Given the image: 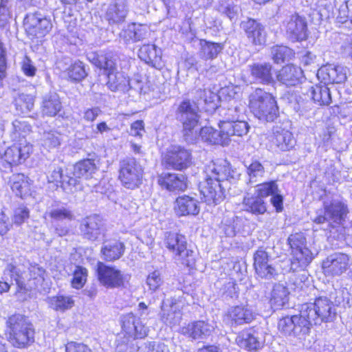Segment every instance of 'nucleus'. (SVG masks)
<instances>
[{"label":"nucleus","mask_w":352,"mask_h":352,"mask_svg":"<svg viewBox=\"0 0 352 352\" xmlns=\"http://www.w3.org/2000/svg\"><path fill=\"white\" fill-rule=\"evenodd\" d=\"M157 182L162 188L170 192L184 191L187 188V179L183 174L162 173Z\"/></svg>","instance_id":"obj_24"},{"label":"nucleus","mask_w":352,"mask_h":352,"mask_svg":"<svg viewBox=\"0 0 352 352\" xmlns=\"http://www.w3.org/2000/svg\"><path fill=\"white\" fill-rule=\"evenodd\" d=\"M336 315L333 302L326 297H319L314 303L301 306L300 314L279 320L278 329L284 336L303 340L309 335L313 325L329 322Z\"/></svg>","instance_id":"obj_1"},{"label":"nucleus","mask_w":352,"mask_h":352,"mask_svg":"<svg viewBox=\"0 0 352 352\" xmlns=\"http://www.w3.org/2000/svg\"><path fill=\"white\" fill-rule=\"evenodd\" d=\"M205 173L206 178L200 186V192L208 205L220 204L225 197L226 190L240 176L226 160L210 162L206 166Z\"/></svg>","instance_id":"obj_2"},{"label":"nucleus","mask_w":352,"mask_h":352,"mask_svg":"<svg viewBox=\"0 0 352 352\" xmlns=\"http://www.w3.org/2000/svg\"><path fill=\"white\" fill-rule=\"evenodd\" d=\"M52 27L51 19L40 12L29 13L24 19L25 30L32 38H43Z\"/></svg>","instance_id":"obj_14"},{"label":"nucleus","mask_w":352,"mask_h":352,"mask_svg":"<svg viewBox=\"0 0 352 352\" xmlns=\"http://www.w3.org/2000/svg\"><path fill=\"white\" fill-rule=\"evenodd\" d=\"M292 250L291 269L298 271L305 268L314 258V254L307 247L303 233L291 234L287 239Z\"/></svg>","instance_id":"obj_7"},{"label":"nucleus","mask_w":352,"mask_h":352,"mask_svg":"<svg viewBox=\"0 0 352 352\" xmlns=\"http://www.w3.org/2000/svg\"><path fill=\"white\" fill-rule=\"evenodd\" d=\"M7 270L10 272L12 278L14 279L20 290H30L44 279L45 271L36 265L32 266L28 272H24L20 274L18 269L11 264L8 265Z\"/></svg>","instance_id":"obj_13"},{"label":"nucleus","mask_w":352,"mask_h":352,"mask_svg":"<svg viewBox=\"0 0 352 352\" xmlns=\"http://www.w3.org/2000/svg\"><path fill=\"white\" fill-rule=\"evenodd\" d=\"M256 273L261 278L265 279H271L277 274L276 269L270 263L262 266V270L256 271Z\"/></svg>","instance_id":"obj_61"},{"label":"nucleus","mask_w":352,"mask_h":352,"mask_svg":"<svg viewBox=\"0 0 352 352\" xmlns=\"http://www.w3.org/2000/svg\"><path fill=\"white\" fill-rule=\"evenodd\" d=\"M68 77L74 81H80L87 76L82 62H75L67 70Z\"/></svg>","instance_id":"obj_53"},{"label":"nucleus","mask_w":352,"mask_h":352,"mask_svg":"<svg viewBox=\"0 0 352 352\" xmlns=\"http://www.w3.org/2000/svg\"><path fill=\"white\" fill-rule=\"evenodd\" d=\"M206 104H211V108L215 109L217 107V102L219 100L218 95L210 89H204L203 96H201Z\"/></svg>","instance_id":"obj_62"},{"label":"nucleus","mask_w":352,"mask_h":352,"mask_svg":"<svg viewBox=\"0 0 352 352\" xmlns=\"http://www.w3.org/2000/svg\"><path fill=\"white\" fill-rule=\"evenodd\" d=\"M255 318V313L246 306H234L228 309L225 320L230 325H241L252 322Z\"/></svg>","instance_id":"obj_22"},{"label":"nucleus","mask_w":352,"mask_h":352,"mask_svg":"<svg viewBox=\"0 0 352 352\" xmlns=\"http://www.w3.org/2000/svg\"><path fill=\"white\" fill-rule=\"evenodd\" d=\"M236 342L241 348L249 351L256 350L261 345L258 340L250 331L241 332L236 338Z\"/></svg>","instance_id":"obj_45"},{"label":"nucleus","mask_w":352,"mask_h":352,"mask_svg":"<svg viewBox=\"0 0 352 352\" xmlns=\"http://www.w3.org/2000/svg\"><path fill=\"white\" fill-rule=\"evenodd\" d=\"M352 265L351 257L344 253L336 252L327 256L322 262L324 273L327 276H340Z\"/></svg>","instance_id":"obj_15"},{"label":"nucleus","mask_w":352,"mask_h":352,"mask_svg":"<svg viewBox=\"0 0 352 352\" xmlns=\"http://www.w3.org/2000/svg\"><path fill=\"white\" fill-rule=\"evenodd\" d=\"M199 44L201 47L199 56L205 60L215 58L223 49L221 44L209 42L206 40H201Z\"/></svg>","instance_id":"obj_46"},{"label":"nucleus","mask_w":352,"mask_h":352,"mask_svg":"<svg viewBox=\"0 0 352 352\" xmlns=\"http://www.w3.org/2000/svg\"><path fill=\"white\" fill-rule=\"evenodd\" d=\"M65 352H92V350L83 343L70 342L65 346Z\"/></svg>","instance_id":"obj_60"},{"label":"nucleus","mask_w":352,"mask_h":352,"mask_svg":"<svg viewBox=\"0 0 352 352\" xmlns=\"http://www.w3.org/2000/svg\"><path fill=\"white\" fill-rule=\"evenodd\" d=\"M219 11L225 14L230 21H234L237 18L239 8L232 1H228L220 6Z\"/></svg>","instance_id":"obj_55"},{"label":"nucleus","mask_w":352,"mask_h":352,"mask_svg":"<svg viewBox=\"0 0 352 352\" xmlns=\"http://www.w3.org/2000/svg\"><path fill=\"white\" fill-rule=\"evenodd\" d=\"M49 217L54 221H62L63 220L71 221L74 215L72 212L63 206H56L46 211L45 218Z\"/></svg>","instance_id":"obj_48"},{"label":"nucleus","mask_w":352,"mask_h":352,"mask_svg":"<svg viewBox=\"0 0 352 352\" xmlns=\"http://www.w3.org/2000/svg\"><path fill=\"white\" fill-rule=\"evenodd\" d=\"M324 214L323 212L316 217L313 221L317 224H323L328 223V227H335L340 225L344 221L348 213L347 206L339 200L328 199L324 201ZM329 229V228H324Z\"/></svg>","instance_id":"obj_9"},{"label":"nucleus","mask_w":352,"mask_h":352,"mask_svg":"<svg viewBox=\"0 0 352 352\" xmlns=\"http://www.w3.org/2000/svg\"><path fill=\"white\" fill-rule=\"evenodd\" d=\"M278 191H279V188L276 182L270 181L256 185L255 194L263 199L268 196H272Z\"/></svg>","instance_id":"obj_51"},{"label":"nucleus","mask_w":352,"mask_h":352,"mask_svg":"<svg viewBox=\"0 0 352 352\" xmlns=\"http://www.w3.org/2000/svg\"><path fill=\"white\" fill-rule=\"evenodd\" d=\"M46 301L51 309L60 312L70 309L74 305V300L70 296H54L48 297Z\"/></svg>","instance_id":"obj_41"},{"label":"nucleus","mask_w":352,"mask_h":352,"mask_svg":"<svg viewBox=\"0 0 352 352\" xmlns=\"http://www.w3.org/2000/svg\"><path fill=\"white\" fill-rule=\"evenodd\" d=\"M41 141L43 146L47 149L56 148L60 144V135L55 130L45 131Z\"/></svg>","instance_id":"obj_49"},{"label":"nucleus","mask_w":352,"mask_h":352,"mask_svg":"<svg viewBox=\"0 0 352 352\" xmlns=\"http://www.w3.org/2000/svg\"><path fill=\"white\" fill-rule=\"evenodd\" d=\"M10 182L12 191L21 198L31 195L32 182L25 175L14 174L10 177Z\"/></svg>","instance_id":"obj_30"},{"label":"nucleus","mask_w":352,"mask_h":352,"mask_svg":"<svg viewBox=\"0 0 352 352\" xmlns=\"http://www.w3.org/2000/svg\"><path fill=\"white\" fill-rule=\"evenodd\" d=\"M80 230L84 238L94 241L104 236V226L102 219L98 215H91L83 219Z\"/></svg>","instance_id":"obj_19"},{"label":"nucleus","mask_w":352,"mask_h":352,"mask_svg":"<svg viewBox=\"0 0 352 352\" xmlns=\"http://www.w3.org/2000/svg\"><path fill=\"white\" fill-rule=\"evenodd\" d=\"M164 284V279L162 273L159 270H154L150 272L146 279V285L148 291L151 293L155 292Z\"/></svg>","instance_id":"obj_52"},{"label":"nucleus","mask_w":352,"mask_h":352,"mask_svg":"<svg viewBox=\"0 0 352 352\" xmlns=\"http://www.w3.org/2000/svg\"><path fill=\"white\" fill-rule=\"evenodd\" d=\"M248 39L255 45H263L266 41V34L263 26L256 21L248 19L241 24Z\"/></svg>","instance_id":"obj_25"},{"label":"nucleus","mask_w":352,"mask_h":352,"mask_svg":"<svg viewBox=\"0 0 352 352\" xmlns=\"http://www.w3.org/2000/svg\"><path fill=\"white\" fill-rule=\"evenodd\" d=\"M309 95L314 102L318 105H329L331 102V96L329 88L325 85H316L311 87Z\"/></svg>","instance_id":"obj_36"},{"label":"nucleus","mask_w":352,"mask_h":352,"mask_svg":"<svg viewBox=\"0 0 352 352\" xmlns=\"http://www.w3.org/2000/svg\"><path fill=\"white\" fill-rule=\"evenodd\" d=\"M14 105L19 113H27L34 107V98L30 94H18L14 97Z\"/></svg>","instance_id":"obj_47"},{"label":"nucleus","mask_w":352,"mask_h":352,"mask_svg":"<svg viewBox=\"0 0 352 352\" xmlns=\"http://www.w3.org/2000/svg\"><path fill=\"white\" fill-rule=\"evenodd\" d=\"M249 107L255 117L267 122L273 121L278 111L275 98L258 88L250 94Z\"/></svg>","instance_id":"obj_5"},{"label":"nucleus","mask_w":352,"mask_h":352,"mask_svg":"<svg viewBox=\"0 0 352 352\" xmlns=\"http://www.w3.org/2000/svg\"><path fill=\"white\" fill-rule=\"evenodd\" d=\"M139 57L147 63L156 67L162 60V52L155 45H144L139 50Z\"/></svg>","instance_id":"obj_35"},{"label":"nucleus","mask_w":352,"mask_h":352,"mask_svg":"<svg viewBox=\"0 0 352 352\" xmlns=\"http://www.w3.org/2000/svg\"><path fill=\"white\" fill-rule=\"evenodd\" d=\"M201 139L210 144L227 145V136L220 129V131L211 126H205L199 131Z\"/></svg>","instance_id":"obj_34"},{"label":"nucleus","mask_w":352,"mask_h":352,"mask_svg":"<svg viewBox=\"0 0 352 352\" xmlns=\"http://www.w3.org/2000/svg\"><path fill=\"white\" fill-rule=\"evenodd\" d=\"M65 176L63 175V170L60 167H55L47 176L50 183H54L56 186H60Z\"/></svg>","instance_id":"obj_58"},{"label":"nucleus","mask_w":352,"mask_h":352,"mask_svg":"<svg viewBox=\"0 0 352 352\" xmlns=\"http://www.w3.org/2000/svg\"><path fill=\"white\" fill-rule=\"evenodd\" d=\"M244 165L250 184L258 182L264 177L265 170L258 160L252 159L250 162H245Z\"/></svg>","instance_id":"obj_42"},{"label":"nucleus","mask_w":352,"mask_h":352,"mask_svg":"<svg viewBox=\"0 0 352 352\" xmlns=\"http://www.w3.org/2000/svg\"><path fill=\"white\" fill-rule=\"evenodd\" d=\"M213 322H208L199 320L188 323L179 329V332L192 339H204L209 337L214 330Z\"/></svg>","instance_id":"obj_20"},{"label":"nucleus","mask_w":352,"mask_h":352,"mask_svg":"<svg viewBox=\"0 0 352 352\" xmlns=\"http://www.w3.org/2000/svg\"><path fill=\"white\" fill-rule=\"evenodd\" d=\"M269 263V255L263 250H258L254 255V267L255 271H261L262 266Z\"/></svg>","instance_id":"obj_56"},{"label":"nucleus","mask_w":352,"mask_h":352,"mask_svg":"<svg viewBox=\"0 0 352 352\" xmlns=\"http://www.w3.org/2000/svg\"><path fill=\"white\" fill-rule=\"evenodd\" d=\"M96 272L98 281L107 289L124 287L131 277L116 266L107 265L102 262H98Z\"/></svg>","instance_id":"obj_10"},{"label":"nucleus","mask_w":352,"mask_h":352,"mask_svg":"<svg viewBox=\"0 0 352 352\" xmlns=\"http://www.w3.org/2000/svg\"><path fill=\"white\" fill-rule=\"evenodd\" d=\"M149 34L150 30L146 25L132 23L122 30L120 37L125 43H133L142 41Z\"/></svg>","instance_id":"obj_23"},{"label":"nucleus","mask_w":352,"mask_h":352,"mask_svg":"<svg viewBox=\"0 0 352 352\" xmlns=\"http://www.w3.org/2000/svg\"><path fill=\"white\" fill-rule=\"evenodd\" d=\"M29 217V210L23 206L16 208L14 211L13 221L15 224L21 225Z\"/></svg>","instance_id":"obj_57"},{"label":"nucleus","mask_w":352,"mask_h":352,"mask_svg":"<svg viewBox=\"0 0 352 352\" xmlns=\"http://www.w3.org/2000/svg\"><path fill=\"white\" fill-rule=\"evenodd\" d=\"M164 162L173 169L182 170L191 164L190 153L180 146H170L164 157Z\"/></svg>","instance_id":"obj_17"},{"label":"nucleus","mask_w":352,"mask_h":352,"mask_svg":"<svg viewBox=\"0 0 352 352\" xmlns=\"http://www.w3.org/2000/svg\"><path fill=\"white\" fill-rule=\"evenodd\" d=\"M286 32L293 41H302L307 36V23L305 18L298 14L292 15L287 23Z\"/></svg>","instance_id":"obj_27"},{"label":"nucleus","mask_w":352,"mask_h":352,"mask_svg":"<svg viewBox=\"0 0 352 352\" xmlns=\"http://www.w3.org/2000/svg\"><path fill=\"white\" fill-rule=\"evenodd\" d=\"M289 292L287 289L280 284L275 285L271 294L270 302L274 310L279 309L288 302Z\"/></svg>","instance_id":"obj_39"},{"label":"nucleus","mask_w":352,"mask_h":352,"mask_svg":"<svg viewBox=\"0 0 352 352\" xmlns=\"http://www.w3.org/2000/svg\"><path fill=\"white\" fill-rule=\"evenodd\" d=\"M9 342L16 348H26L34 342V329L24 316L13 315L7 322Z\"/></svg>","instance_id":"obj_4"},{"label":"nucleus","mask_w":352,"mask_h":352,"mask_svg":"<svg viewBox=\"0 0 352 352\" xmlns=\"http://www.w3.org/2000/svg\"><path fill=\"white\" fill-rule=\"evenodd\" d=\"M96 169L97 167L94 160L90 159L84 160L74 165V175L78 178L89 179L91 177Z\"/></svg>","instance_id":"obj_44"},{"label":"nucleus","mask_w":352,"mask_h":352,"mask_svg":"<svg viewBox=\"0 0 352 352\" xmlns=\"http://www.w3.org/2000/svg\"><path fill=\"white\" fill-rule=\"evenodd\" d=\"M62 109L59 96L56 93H50L43 98L41 111L42 113L47 116L54 117Z\"/></svg>","instance_id":"obj_33"},{"label":"nucleus","mask_w":352,"mask_h":352,"mask_svg":"<svg viewBox=\"0 0 352 352\" xmlns=\"http://www.w3.org/2000/svg\"><path fill=\"white\" fill-rule=\"evenodd\" d=\"M251 75L257 80L269 83L272 80V66L269 63H255L250 66Z\"/></svg>","instance_id":"obj_43"},{"label":"nucleus","mask_w":352,"mask_h":352,"mask_svg":"<svg viewBox=\"0 0 352 352\" xmlns=\"http://www.w3.org/2000/svg\"><path fill=\"white\" fill-rule=\"evenodd\" d=\"M144 170L135 159L123 160L120 164L119 179L128 189L138 188L142 182Z\"/></svg>","instance_id":"obj_12"},{"label":"nucleus","mask_w":352,"mask_h":352,"mask_svg":"<svg viewBox=\"0 0 352 352\" xmlns=\"http://www.w3.org/2000/svg\"><path fill=\"white\" fill-rule=\"evenodd\" d=\"M159 315L160 320L166 326L178 327L182 319V306L175 298L164 299Z\"/></svg>","instance_id":"obj_16"},{"label":"nucleus","mask_w":352,"mask_h":352,"mask_svg":"<svg viewBox=\"0 0 352 352\" xmlns=\"http://www.w3.org/2000/svg\"><path fill=\"white\" fill-rule=\"evenodd\" d=\"M271 141L279 150L285 151L294 148L296 140L288 130L276 126L274 129Z\"/></svg>","instance_id":"obj_29"},{"label":"nucleus","mask_w":352,"mask_h":352,"mask_svg":"<svg viewBox=\"0 0 352 352\" xmlns=\"http://www.w3.org/2000/svg\"><path fill=\"white\" fill-rule=\"evenodd\" d=\"M347 71L342 65H327L318 70L317 76L324 83H342L346 80Z\"/></svg>","instance_id":"obj_21"},{"label":"nucleus","mask_w":352,"mask_h":352,"mask_svg":"<svg viewBox=\"0 0 352 352\" xmlns=\"http://www.w3.org/2000/svg\"><path fill=\"white\" fill-rule=\"evenodd\" d=\"M32 151V145L24 140L9 146L4 151L3 155L0 152V157H3L10 165H18L25 162Z\"/></svg>","instance_id":"obj_18"},{"label":"nucleus","mask_w":352,"mask_h":352,"mask_svg":"<svg viewBox=\"0 0 352 352\" xmlns=\"http://www.w3.org/2000/svg\"><path fill=\"white\" fill-rule=\"evenodd\" d=\"M32 131L31 125L25 120L17 119L12 122L10 130V138L17 142H23L25 138Z\"/></svg>","instance_id":"obj_37"},{"label":"nucleus","mask_w":352,"mask_h":352,"mask_svg":"<svg viewBox=\"0 0 352 352\" xmlns=\"http://www.w3.org/2000/svg\"><path fill=\"white\" fill-rule=\"evenodd\" d=\"M219 126L227 136V144L229 142L230 137L243 136L247 134L249 130V125L245 121H221Z\"/></svg>","instance_id":"obj_32"},{"label":"nucleus","mask_w":352,"mask_h":352,"mask_svg":"<svg viewBox=\"0 0 352 352\" xmlns=\"http://www.w3.org/2000/svg\"><path fill=\"white\" fill-rule=\"evenodd\" d=\"M177 117L182 123L186 140L189 142L194 141L197 137L199 118L197 106L188 100L182 101L177 109Z\"/></svg>","instance_id":"obj_8"},{"label":"nucleus","mask_w":352,"mask_h":352,"mask_svg":"<svg viewBox=\"0 0 352 352\" xmlns=\"http://www.w3.org/2000/svg\"><path fill=\"white\" fill-rule=\"evenodd\" d=\"M126 14V4L124 0H120L109 6L107 19L110 23H117L123 21Z\"/></svg>","instance_id":"obj_38"},{"label":"nucleus","mask_w":352,"mask_h":352,"mask_svg":"<svg viewBox=\"0 0 352 352\" xmlns=\"http://www.w3.org/2000/svg\"><path fill=\"white\" fill-rule=\"evenodd\" d=\"M164 244L174 254L175 258L182 264L190 266L193 263V251L187 249L186 237L175 232H166Z\"/></svg>","instance_id":"obj_11"},{"label":"nucleus","mask_w":352,"mask_h":352,"mask_svg":"<svg viewBox=\"0 0 352 352\" xmlns=\"http://www.w3.org/2000/svg\"><path fill=\"white\" fill-rule=\"evenodd\" d=\"M87 276V270L82 267H76L74 277L72 281V285L74 288L80 289L83 287Z\"/></svg>","instance_id":"obj_54"},{"label":"nucleus","mask_w":352,"mask_h":352,"mask_svg":"<svg viewBox=\"0 0 352 352\" xmlns=\"http://www.w3.org/2000/svg\"><path fill=\"white\" fill-rule=\"evenodd\" d=\"M146 352H169L168 347L161 342H149L146 344Z\"/></svg>","instance_id":"obj_63"},{"label":"nucleus","mask_w":352,"mask_h":352,"mask_svg":"<svg viewBox=\"0 0 352 352\" xmlns=\"http://www.w3.org/2000/svg\"><path fill=\"white\" fill-rule=\"evenodd\" d=\"M144 132V124L142 120H137L131 124L130 135L141 138Z\"/></svg>","instance_id":"obj_64"},{"label":"nucleus","mask_w":352,"mask_h":352,"mask_svg":"<svg viewBox=\"0 0 352 352\" xmlns=\"http://www.w3.org/2000/svg\"><path fill=\"white\" fill-rule=\"evenodd\" d=\"M277 80L287 87L296 86L304 78L303 72L300 67L293 64L287 65L278 72Z\"/></svg>","instance_id":"obj_26"},{"label":"nucleus","mask_w":352,"mask_h":352,"mask_svg":"<svg viewBox=\"0 0 352 352\" xmlns=\"http://www.w3.org/2000/svg\"><path fill=\"white\" fill-rule=\"evenodd\" d=\"M21 69L27 76L32 77L35 76L36 68L34 65L31 59L25 56L21 62Z\"/></svg>","instance_id":"obj_59"},{"label":"nucleus","mask_w":352,"mask_h":352,"mask_svg":"<svg viewBox=\"0 0 352 352\" xmlns=\"http://www.w3.org/2000/svg\"><path fill=\"white\" fill-rule=\"evenodd\" d=\"M200 210L199 203L194 197L184 195L177 198L175 211L179 216L197 215Z\"/></svg>","instance_id":"obj_28"},{"label":"nucleus","mask_w":352,"mask_h":352,"mask_svg":"<svg viewBox=\"0 0 352 352\" xmlns=\"http://www.w3.org/2000/svg\"><path fill=\"white\" fill-rule=\"evenodd\" d=\"M272 56L274 61L279 63L289 60L294 56V52L287 46L276 45L272 48Z\"/></svg>","instance_id":"obj_50"},{"label":"nucleus","mask_w":352,"mask_h":352,"mask_svg":"<svg viewBox=\"0 0 352 352\" xmlns=\"http://www.w3.org/2000/svg\"><path fill=\"white\" fill-rule=\"evenodd\" d=\"M124 251V244L116 241L105 243L101 249L103 258L107 261L118 260L123 254Z\"/></svg>","instance_id":"obj_40"},{"label":"nucleus","mask_w":352,"mask_h":352,"mask_svg":"<svg viewBox=\"0 0 352 352\" xmlns=\"http://www.w3.org/2000/svg\"><path fill=\"white\" fill-rule=\"evenodd\" d=\"M242 205L243 210L252 214H263L267 211L266 202L255 193H248L243 197Z\"/></svg>","instance_id":"obj_31"},{"label":"nucleus","mask_w":352,"mask_h":352,"mask_svg":"<svg viewBox=\"0 0 352 352\" xmlns=\"http://www.w3.org/2000/svg\"><path fill=\"white\" fill-rule=\"evenodd\" d=\"M121 332L116 340L118 352H135L138 349L136 340L145 338L149 331L148 327L140 318L130 312L120 318Z\"/></svg>","instance_id":"obj_3"},{"label":"nucleus","mask_w":352,"mask_h":352,"mask_svg":"<svg viewBox=\"0 0 352 352\" xmlns=\"http://www.w3.org/2000/svg\"><path fill=\"white\" fill-rule=\"evenodd\" d=\"M93 63L98 67L108 72L107 85L112 91H126L131 88L129 78L121 72H115L116 63L110 54H91Z\"/></svg>","instance_id":"obj_6"}]
</instances>
